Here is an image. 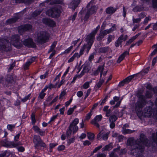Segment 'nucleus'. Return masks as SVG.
<instances>
[{"mask_svg":"<svg viewBox=\"0 0 157 157\" xmlns=\"http://www.w3.org/2000/svg\"><path fill=\"white\" fill-rule=\"evenodd\" d=\"M117 119V117L114 115H112L109 117V120L110 123V127L111 128H113L115 127V122Z\"/></svg>","mask_w":157,"mask_h":157,"instance_id":"4468645a","label":"nucleus"},{"mask_svg":"<svg viewBox=\"0 0 157 157\" xmlns=\"http://www.w3.org/2000/svg\"><path fill=\"white\" fill-rule=\"evenodd\" d=\"M89 86L90 82H86L82 86L84 89H87L89 87Z\"/></svg>","mask_w":157,"mask_h":157,"instance_id":"603ef678","label":"nucleus"},{"mask_svg":"<svg viewBox=\"0 0 157 157\" xmlns=\"http://www.w3.org/2000/svg\"><path fill=\"white\" fill-rule=\"evenodd\" d=\"M92 45V44L88 43H87L86 44H84L80 50V52H81L83 55L84 50H86L87 53H88L90 50L91 48Z\"/></svg>","mask_w":157,"mask_h":157,"instance_id":"dca6fc26","label":"nucleus"},{"mask_svg":"<svg viewBox=\"0 0 157 157\" xmlns=\"http://www.w3.org/2000/svg\"><path fill=\"white\" fill-rule=\"evenodd\" d=\"M126 40V38H124V36L122 35H121L118 39L115 42V46L116 47H120L121 48L122 47L121 43L122 40L125 41Z\"/></svg>","mask_w":157,"mask_h":157,"instance_id":"f3484780","label":"nucleus"},{"mask_svg":"<svg viewBox=\"0 0 157 157\" xmlns=\"http://www.w3.org/2000/svg\"><path fill=\"white\" fill-rule=\"evenodd\" d=\"M42 22L44 24L51 27H53L56 25L55 22L50 19L44 18L42 20Z\"/></svg>","mask_w":157,"mask_h":157,"instance_id":"ddd939ff","label":"nucleus"},{"mask_svg":"<svg viewBox=\"0 0 157 157\" xmlns=\"http://www.w3.org/2000/svg\"><path fill=\"white\" fill-rule=\"evenodd\" d=\"M32 28V26L29 24L22 25L18 27L19 33L20 34H22L24 32L29 31Z\"/></svg>","mask_w":157,"mask_h":157,"instance_id":"1a4fd4ad","label":"nucleus"},{"mask_svg":"<svg viewBox=\"0 0 157 157\" xmlns=\"http://www.w3.org/2000/svg\"><path fill=\"white\" fill-rule=\"evenodd\" d=\"M6 81L9 83H12L14 82V79L12 75H7Z\"/></svg>","mask_w":157,"mask_h":157,"instance_id":"cd10ccee","label":"nucleus"},{"mask_svg":"<svg viewBox=\"0 0 157 157\" xmlns=\"http://www.w3.org/2000/svg\"><path fill=\"white\" fill-rule=\"evenodd\" d=\"M152 138L154 142H155L156 144H157V131L156 133V135L155 134L153 135L152 136Z\"/></svg>","mask_w":157,"mask_h":157,"instance_id":"6e6d98bb","label":"nucleus"},{"mask_svg":"<svg viewBox=\"0 0 157 157\" xmlns=\"http://www.w3.org/2000/svg\"><path fill=\"white\" fill-rule=\"evenodd\" d=\"M89 67L87 66H84L82 71L81 72V74L80 75V77H82L83 75L85 73L89 71Z\"/></svg>","mask_w":157,"mask_h":157,"instance_id":"72a5a7b5","label":"nucleus"},{"mask_svg":"<svg viewBox=\"0 0 157 157\" xmlns=\"http://www.w3.org/2000/svg\"><path fill=\"white\" fill-rule=\"evenodd\" d=\"M135 39L132 37V38L129 39L128 41H127L126 45H129L131 43H132L134 40Z\"/></svg>","mask_w":157,"mask_h":157,"instance_id":"4d7b16f0","label":"nucleus"},{"mask_svg":"<svg viewBox=\"0 0 157 157\" xmlns=\"http://www.w3.org/2000/svg\"><path fill=\"white\" fill-rule=\"evenodd\" d=\"M141 20L139 18L137 19H135L134 18H133V23H138Z\"/></svg>","mask_w":157,"mask_h":157,"instance_id":"e2e57ef3","label":"nucleus"},{"mask_svg":"<svg viewBox=\"0 0 157 157\" xmlns=\"http://www.w3.org/2000/svg\"><path fill=\"white\" fill-rule=\"evenodd\" d=\"M102 147V145L99 146L95 148L93 150V153H94L97 152L98 150H99Z\"/></svg>","mask_w":157,"mask_h":157,"instance_id":"052dcab7","label":"nucleus"},{"mask_svg":"<svg viewBox=\"0 0 157 157\" xmlns=\"http://www.w3.org/2000/svg\"><path fill=\"white\" fill-rule=\"evenodd\" d=\"M82 55V54L80 51L79 53H75L74 55L70 58L68 60V62L69 63L73 62L75 58H79Z\"/></svg>","mask_w":157,"mask_h":157,"instance_id":"b1692460","label":"nucleus"},{"mask_svg":"<svg viewBox=\"0 0 157 157\" xmlns=\"http://www.w3.org/2000/svg\"><path fill=\"white\" fill-rule=\"evenodd\" d=\"M32 63V62L28 61L24 65V68L25 70H26L28 69V67Z\"/></svg>","mask_w":157,"mask_h":157,"instance_id":"37998d69","label":"nucleus"},{"mask_svg":"<svg viewBox=\"0 0 157 157\" xmlns=\"http://www.w3.org/2000/svg\"><path fill=\"white\" fill-rule=\"evenodd\" d=\"M104 69V64L103 65L99 66L98 67L97 70L94 72V74L95 75H98L99 73L100 72V78H101L102 75L103 74V71Z\"/></svg>","mask_w":157,"mask_h":157,"instance_id":"4be33fe9","label":"nucleus"},{"mask_svg":"<svg viewBox=\"0 0 157 157\" xmlns=\"http://www.w3.org/2000/svg\"><path fill=\"white\" fill-rule=\"evenodd\" d=\"M87 137L90 140H93L94 137V135L93 133L88 132L87 133Z\"/></svg>","mask_w":157,"mask_h":157,"instance_id":"ea45409f","label":"nucleus"},{"mask_svg":"<svg viewBox=\"0 0 157 157\" xmlns=\"http://www.w3.org/2000/svg\"><path fill=\"white\" fill-rule=\"evenodd\" d=\"M135 140H134L133 138H129L127 141V144L129 145H131L133 147V148L135 149H137L134 146V145L135 144Z\"/></svg>","mask_w":157,"mask_h":157,"instance_id":"a878e982","label":"nucleus"},{"mask_svg":"<svg viewBox=\"0 0 157 157\" xmlns=\"http://www.w3.org/2000/svg\"><path fill=\"white\" fill-rule=\"evenodd\" d=\"M80 2V0H73L70 3V7L75 10Z\"/></svg>","mask_w":157,"mask_h":157,"instance_id":"5701e85b","label":"nucleus"},{"mask_svg":"<svg viewBox=\"0 0 157 157\" xmlns=\"http://www.w3.org/2000/svg\"><path fill=\"white\" fill-rule=\"evenodd\" d=\"M45 95V94L44 93L42 92H41L40 93L39 95V97L41 99H43Z\"/></svg>","mask_w":157,"mask_h":157,"instance_id":"0e129e2a","label":"nucleus"},{"mask_svg":"<svg viewBox=\"0 0 157 157\" xmlns=\"http://www.w3.org/2000/svg\"><path fill=\"white\" fill-rule=\"evenodd\" d=\"M96 52H94L92 53L89 56L88 60L90 62H91V61L93 60L94 58V56L96 55Z\"/></svg>","mask_w":157,"mask_h":157,"instance_id":"c03bdc74","label":"nucleus"},{"mask_svg":"<svg viewBox=\"0 0 157 157\" xmlns=\"http://www.w3.org/2000/svg\"><path fill=\"white\" fill-rule=\"evenodd\" d=\"M144 116L145 117H150L152 116L153 111L151 107H146L144 110Z\"/></svg>","mask_w":157,"mask_h":157,"instance_id":"9b49d317","label":"nucleus"},{"mask_svg":"<svg viewBox=\"0 0 157 157\" xmlns=\"http://www.w3.org/2000/svg\"><path fill=\"white\" fill-rule=\"evenodd\" d=\"M92 112V110H90V112L87 114V115L85 117V121H88L90 119V117L92 115L91 113Z\"/></svg>","mask_w":157,"mask_h":157,"instance_id":"a18cd8bd","label":"nucleus"},{"mask_svg":"<svg viewBox=\"0 0 157 157\" xmlns=\"http://www.w3.org/2000/svg\"><path fill=\"white\" fill-rule=\"evenodd\" d=\"M95 35V34H94V33L92 32L87 35L86 38L87 43L92 45L95 39L94 37Z\"/></svg>","mask_w":157,"mask_h":157,"instance_id":"f8f14e48","label":"nucleus"},{"mask_svg":"<svg viewBox=\"0 0 157 157\" xmlns=\"http://www.w3.org/2000/svg\"><path fill=\"white\" fill-rule=\"evenodd\" d=\"M116 10V9L113 8L112 7H109L106 9V12L108 14H113Z\"/></svg>","mask_w":157,"mask_h":157,"instance_id":"7c9ffc66","label":"nucleus"},{"mask_svg":"<svg viewBox=\"0 0 157 157\" xmlns=\"http://www.w3.org/2000/svg\"><path fill=\"white\" fill-rule=\"evenodd\" d=\"M33 142L35 144V147L36 148L39 146L45 147L46 144L43 142L39 136L34 135L33 137Z\"/></svg>","mask_w":157,"mask_h":157,"instance_id":"0eeeda50","label":"nucleus"},{"mask_svg":"<svg viewBox=\"0 0 157 157\" xmlns=\"http://www.w3.org/2000/svg\"><path fill=\"white\" fill-rule=\"evenodd\" d=\"M152 94L151 92L147 91L145 94V96L147 98H150L152 97Z\"/></svg>","mask_w":157,"mask_h":157,"instance_id":"79ce46f5","label":"nucleus"},{"mask_svg":"<svg viewBox=\"0 0 157 157\" xmlns=\"http://www.w3.org/2000/svg\"><path fill=\"white\" fill-rule=\"evenodd\" d=\"M79 120L78 118H75L70 124L68 128L72 131L73 134L75 133L78 130V127L76 125L78 123Z\"/></svg>","mask_w":157,"mask_h":157,"instance_id":"6e6552de","label":"nucleus"},{"mask_svg":"<svg viewBox=\"0 0 157 157\" xmlns=\"http://www.w3.org/2000/svg\"><path fill=\"white\" fill-rule=\"evenodd\" d=\"M108 133H104L102 135V139L104 140H106L108 138Z\"/></svg>","mask_w":157,"mask_h":157,"instance_id":"13d9d810","label":"nucleus"},{"mask_svg":"<svg viewBox=\"0 0 157 157\" xmlns=\"http://www.w3.org/2000/svg\"><path fill=\"white\" fill-rule=\"evenodd\" d=\"M31 119L33 124H34L36 121L35 118V114L33 113H32L31 115Z\"/></svg>","mask_w":157,"mask_h":157,"instance_id":"3c124183","label":"nucleus"},{"mask_svg":"<svg viewBox=\"0 0 157 157\" xmlns=\"http://www.w3.org/2000/svg\"><path fill=\"white\" fill-rule=\"evenodd\" d=\"M8 51L11 49V44L7 39H0V50Z\"/></svg>","mask_w":157,"mask_h":157,"instance_id":"423d86ee","label":"nucleus"},{"mask_svg":"<svg viewBox=\"0 0 157 157\" xmlns=\"http://www.w3.org/2000/svg\"><path fill=\"white\" fill-rule=\"evenodd\" d=\"M104 133V131L103 130L101 131L97 135V138L98 140L101 138V135H102Z\"/></svg>","mask_w":157,"mask_h":157,"instance_id":"bf43d9fd","label":"nucleus"},{"mask_svg":"<svg viewBox=\"0 0 157 157\" xmlns=\"http://www.w3.org/2000/svg\"><path fill=\"white\" fill-rule=\"evenodd\" d=\"M137 96L139 98V100L135 104V108L137 114H141L142 109L147 103L146 98L145 96L141 94H138Z\"/></svg>","mask_w":157,"mask_h":157,"instance_id":"f03ea898","label":"nucleus"},{"mask_svg":"<svg viewBox=\"0 0 157 157\" xmlns=\"http://www.w3.org/2000/svg\"><path fill=\"white\" fill-rule=\"evenodd\" d=\"M102 118V116L101 115H99L98 116H97L94 118L92 120V121H94L95 122H98L100 121Z\"/></svg>","mask_w":157,"mask_h":157,"instance_id":"4c0bfd02","label":"nucleus"},{"mask_svg":"<svg viewBox=\"0 0 157 157\" xmlns=\"http://www.w3.org/2000/svg\"><path fill=\"white\" fill-rule=\"evenodd\" d=\"M33 129L35 132H37L38 131H39L40 128L37 126H34L33 127Z\"/></svg>","mask_w":157,"mask_h":157,"instance_id":"774afa93","label":"nucleus"},{"mask_svg":"<svg viewBox=\"0 0 157 157\" xmlns=\"http://www.w3.org/2000/svg\"><path fill=\"white\" fill-rule=\"evenodd\" d=\"M61 13L60 10L57 7L52 8L46 12L47 15L54 18L59 17Z\"/></svg>","mask_w":157,"mask_h":157,"instance_id":"39448f33","label":"nucleus"},{"mask_svg":"<svg viewBox=\"0 0 157 157\" xmlns=\"http://www.w3.org/2000/svg\"><path fill=\"white\" fill-rule=\"evenodd\" d=\"M112 144L110 143L109 144L106 145L104 148H102L104 151H106L109 150L110 148H112Z\"/></svg>","mask_w":157,"mask_h":157,"instance_id":"49530a36","label":"nucleus"},{"mask_svg":"<svg viewBox=\"0 0 157 157\" xmlns=\"http://www.w3.org/2000/svg\"><path fill=\"white\" fill-rule=\"evenodd\" d=\"M10 44H11L15 47L20 48L22 46V41L20 37L17 35H14L11 36L10 39Z\"/></svg>","mask_w":157,"mask_h":157,"instance_id":"20e7f679","label":"nucleus"},{"mask_svg":"<svg viewBox=\"0 0 157 157\" xmlns=\"http://www.w3.org/2000/svg\"><path fill=\"white\" fill-rule=\"evenodd\" d=\"M94 0H91V1L88 4L86 8V10L88 11H89L90 13L91 14L95 13L97 10V8L95 6H93L91 7L90 9H88V8L90 7V4L92 3H93Z\"/></svg>","mask_w":157,"mask_h":157,"instance_id":"412c9836","label":"nucleus"},{"mask_svg":"<svg viewBox=\"0 0 157 157\" xmlns=\"http://www.w3.org/2000/svg\"><path fill=\"white\" fill-rule=\"evenodd\" d=\"M122 132L124 134H130L135 132V130H131L129 129H126L124 128H122Z\"/></svg>","mask_w":157,"mask_h":157,"instance_id":"f704fd0d","label":"nucleus"},{"mask_svg":"<svg viewBox=\"0 0 157 157\" xmlns=\"http://www.w3.org/2000/svg\"><path fill=\"white\" fill-rule=\"evenodd\" d=\"M41 12L42 11L40 10H36L33 13L32 16L33 17H35L40 14Z\"/></svg>","mask_w":157,"mask_h":157,"instance_id":"a19ab883","label":"nucleus"},{"mask_svg":"<svg viewBox=\"0 0 157 157\" xmlns=\"http://www.w3.org/2000/svg\"><path fill=\"white\" fill-rule=\"evenodd\" d=\"M115 29V27L113 26L112 28H111L109 29L105 30L101 32H100L99 34L103 38L106 35L112 32Z\"/></svg>","mask_w":157,"mask_h":157,"instance_id":"6ab92c4d","label":"nucleus"},{"mask_svg":"<svg viewBox=\"0 0 157 157\" xmlns=\"http://www.w3.org/2000/svg\"><path fill=\"white\" fill-rule=\"evenodd\" d=\"M33 0H15L16 3H25L30 4Z\"/></svg>","mask_w":157,"mask_h":157,"instance_id":"c9c22d12","label":"nucleus"},{"mask_svg":"<svg viewBox=\"0 0 157 157\" xmlns=\"http://www.w3.org/2000/svg\"><path fill=\"white\" fill-rule=\"evenodd\" d=\"M115 29V27L113 26L112 28H111L109 29L105 30L101 32H100L99 34L103 38L106 35L112 32Z\"/></svg>","mask_w":157,"mask_h":157,"instance_id":"a211bd4d","label":"nucleus"},{"mask_svg":"<svg viewBox=\"0 0 157 157\" xmlns=\"http://www.w3.org/2000/svg\"><path fill=\"white\" fill-rule=\"evenodd\" d=\"M140 139L135 140V144L134 145L136 148L141 150V151L144 149L145 146H148L149 144V140L145 135L141 134L140 136Z\"/></svg>","mask_w":157,"mask_h":157,"instance_id":"f257e3e1","label":"nucleus"},{"mask_svg":"<svg viewBox=\"0 0 157 157\" xmlns=\"http://www.w3.org/2000/svg\"><path fill=\"white\" fill-rule=\"evenodd\" d=\"M91 123L93 124H94V125H95L96 126L97 128H99V124L97 123V122H94L93 121H91Z\"/></svg>","mask_w":157,"mask_h":157,"instance_id":"69168bd1","label":"nucleus"},{"mask_svg":"<svg viewBox=\"0 0 157 157\" xmlns=\"http://www.w3.org/2000/svg\"><path fill=\"white\" fill-rule=\"evenodd\" d=\"M73 47V45L71 46L69 48L66 50L63 53L66 54H68L70 52L71 49Z\"/></svg>","mask_w":157,"mask_h":157,"instance_id":"864d4df0","label":"nucleus"},{"mask_svg":"<svg viewBox=\"0 0 157 157\" xmlns=\"http://www.w3.org/2000/svg\"><path fill=\"white\" fill-rule=\"evenodd\" d=\"M23 44L29 47L34 48L36 46L35 44L33 41L32 39L29 38L25 39L23 42Z\"/></svg>","mask_w":157,"mask_h":157,"instance_id":"9d476101","label":"nucleus"},{"mask_svg":"<svg viewBox=\"0 0 157 157\" xmlns=\"http://www.w3.org/2000/svg\"><path fill=\"white\" fill-rule=\"evenodd\" d=\"M50 4L51 5L55 4H63V0H50Z\"/></svg>","mask_w":157,"mask_h":157,"instance_id":"c85d7f7f","label":"nucleus"},{"mask_svg":"<svg viewBox=\"0 0 157 157\" xmlns=\"http://www.w3.org/2000/svg\"><path fill=\"white\" fill-rule=\"evenodd\" d=\"M19 18L17 17L11 18L7 20L6 22L7 23L11 24L16 22Z\"/></svg>","mask_w":157,"mask_h":157,"instance_id":"c756f323","label":"nucleus"},{"mask_svg":"<svg viewBox=\"0 0 157 157\" xmlns=\"http://www.w3.org/2000/svg\"><path fill=\"white\" fill-rule=\"evenodd\" d=\"M77 107L76 105H74L73 108H70L67 111V114L68 115H71L74 111L75 109Z\"/></svg>","mask_w":157,"mask_h":157,"instance_id":"58836bf2","label":"nucleus"},{"mask_svg":"<svg viewBox=\"0 0 157 157\" xmlns=\"http://www.w3.org/2000/svg\"><path fill=\"white\" fill-rule=\"evenodd\" d=\"M30 94H29L28 95L25 96V97L21 99L22 101L24 102L27 101L28 99H29V97L30 96Z\"/></svg>","mask_w":157,"mask_h":157,"instance_id":"680f3d73","label":"nucleus"},{"mask_svg":"<svg viewBox=\"0 0 157 157\" xmlns=\"http://www.w3.org/2000/svg\"><path fill=\"white\" fill-rule=\"evenodd\" d=\"M15 66V63H13L11 64H10V65L8 66V72H10V71L12 70L13 67H14Z\"/></svg>","mask_w":157,"mask_h":157,"instance_id":"de8ad7c7","label":"nucleus"},{"mask_svg":"<svg viewBox=\"0 0 157 157\" xmlns=\"http://www.w3.org/2000/svg\"><path fill=\"white\" fill-rule=\"evenodd\" d=\"M82 11V12H83V13L86 12V13L84 17V21H87L91 14L90 13L89 11H88L86 10V9H85V10Z\"/></svg>","mask_w":157,"mask_h":157,"instance_id":"2f4dec72","label":"nucleus"},{"mask_svg":"<svg viewBox=\"0 0 157 157\" xmlns=\"http://www.w3.org/2000/svg\"><path fill=\"white\" fill-rule=\"evenodd\" d=\"M37 133H39V134L41 136H44L45 133V131H43L41 130L40 129V130H39V131H38V132H37Z\"/></svg>","mask_w":157,"mask_h":157,"instance_id":"338daca9","label":"nucleus"},{"mask_svg":"<svg viewBox=\"0 0 157 157\" xmlns=\"http://www.w3.org/2000/svg\"><path fill=\"white\" fill-rule=\"evenodd\" d=\"M49 37V34L46 32H41L37 34L36 41L38 43L42 44L46 42Z\"/></svg>","mask_w":157,"mask_h":157,"instance_id":"7ed1b4c3","label":"nucleus"},{"mask_svg":"<svg viewBox=\"0 0 157 157\" xmlns=\"http://www.w3.org/2000/svg\"><path fill=\"white\" fill-rule=\"evenodd\" d=\"M113 38V36L110 35H109L107 37V44H109L112 41V40Z\"/></svg>","mask_w":157,"mask_h":157,"instance_id":"09e8293b","label":"nucleus"},{"mask_svg":"<svg viewBox=\"0 0 157 157\" xmlns=\"http://www.w3.org/2000/svg\"><path fill=\"white\" fill-rule=\"evenodd\" d=\"M115 29V27L113 26L112 28H111L109 29L105 30L101 32H100L99 34L103 38L106 35L112 32Z\"/></svg>","mask_w":157,"mask_h":157,"instance_id":"aec40b11","label":"nucleus"},{"mask_svg":"<svg viewBox=\"0 0 157 157\" xmlns=\"http://www.w3.org/2000/svg\"><path fill=\"white\" fill-rule=\"evenodd\" d=\"M155 104L156 106H157V98L156 99L155 101ZM152 116L153 117L154 119L157 120V109L155 111H154Z\"/></svg>","mask_w":157,"mask_h":157,"instance_id":"e433bc0d","label":"nucleus"},{"mask_svg":"<svg viewBox=\"0 0 157 157\" xmlns=\"http://www.w3.org/2000/svg\"><path fill=\"white\" fill-rule=\"evenodd\" d=\"M109 48L108 47H103L100 48L99 49L100 53H105L109 51Z\"/></svg>","mask_w":157,"mask_h":157,"instance_id":"bb28decb","label":"nucleus"},{"mask_svg":"<svg viewBox=\"0 0 157 157\" xmlns=\"http://www.w3.org/2000/svg\"><path fill=\"white\" fill-rule=\"evenodd\" d=\"M104 81L103 79H101V78H100V81L97 84V87L98 88H99L101 86L102 83L104 82Z\"/></svg>","mask_w":157,"mask_h":157,"instance_id":"8fccbe9b","label":"nucleus"},{"mask_svg":"<svg viewBox=\"0 0 157 157\" xmlns=\"http://www.w3.org/2000/svg\"><path fill=\"white\" fill-rule=\"evenodd\" d=\"M57 41H54L53 44H52V45L51 46V48L49 50L48 53H50L51 52H53L54 51L55 53L56 51L55 50H54V48H55L57 44Z\"/></svg>","mask_w":157,"mask_h":157,"instance_id":"473e14b6","label":"nucleus"},{"mask_svg":"<svg viewBox=\"0 0 157 157\" xmlns=\"http://www.w3.org/2000/svg\"><path fill=\"white\" fill-rule=\"evenodd\" d=\"M129 50L130 48L128 49V51L124 52L119 56L117 61V63H120L124 59L126 55H129Z\"/></svg>","mask_w":157,"mask_h":157,"instance_id":"393cba45","label":"nucleus"},{"mask_svg":"<svg viewBox=\"0 0 157 157\" xmlns=\"http://www.w3.org/2000/svg\"><path fill=\"white\" fill-rule=\"evenodd\" d=\"M137 76V74H135L133 75H132L128 77L119 83L118 85L119 86L121 87L124 86L126 82H129L133 78H134L135 76Z\"/></svg>","mask_w":157,"mask_h":157,"instance_id":"2eb2a0df","label":"nucleus"},{"mask_svg":"<svg viewBox=\"0 0 157 157\" xmlns=\"http://www.w3.org/2000/svg\"><path fill=\"white\" fill-rule=\"evenodd\" d=\"M152 6L154 8H157V0H152Z\"/></svg>","mask_w":157,"mask_h":157,"instance_id":"5fc2aeb1","label":"nucleus"}]
</instances>
